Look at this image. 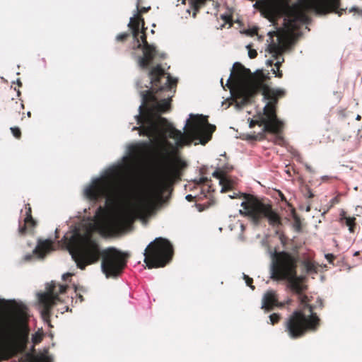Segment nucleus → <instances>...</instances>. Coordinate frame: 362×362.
Instances as JSON below:
<instances>
[{
	"instance_id": "nucleus-1",
	"label": "nucleus",
	"mask_w": 362,
	"mask_h": 362,
	"mask_svg": "<svg viewBox=\"0 0 362 362\" xmlns=\"http://www.w3.org/2000/svg\"><path fill=\"white\" fill-rule=\"evenodd\" d=\"M151 90L143 94V103L139 107V113L135 117L139 127L132 131H139L140 136L153 139H164L168 137L176 141L179 147L190 144L193 140H199L206 144L212 137L216 126L209 123L203 115L187 120V131L183 134L175 129L161 114L171 109V98L175 93L177 81L167 74L160 64L151 69L148 73Z\"/></svg>"
},
{
	"instance_id": "nucleus-2",
	"label": "nucleus",
	"mask_w": 362,
	"mask_h": 362,
	"mask_svg": "<svg viewBox=\"0 0 362 362\" xmlns=\"http://www.w3.org/2000/svg\"><path fill=\"white\" fill-rule=\"evenodd\" d=\"M252 78L249 69L245 68L239 62L233 64V70L227 81V86L230 89L232 96L238 105H245L255 94L257 89H261L265 100L269 101L263 109V113L251 119L249 127L253 128L255 125L263 126L262 131L258 134L247 135V139L255 141L267 139L266 132L279 133L284 128V123L277 117L276 107L278 98L285 95V91L281 89H272L262 82L254 86H249L247 83Z\"/></svg>"
},
{
	"instance_id": "nucleus-3",
	"label": "nucleus",
	"mask_w": 362,
	"mask_h": 362,
	"mask_svg": "<svg viewBox=\"0 0 362 362\" xmlns=\"http://www.w3.org/2000/svg\"><path fill=\"white\" fill-rule=\"evenodd\" d=\"M64 238L73 259L81 270L102 258L101 268L106 277H117L127 265L128 255L114 247L103 250L90 230L83 233L76 230Z\"/></svg>"
},
{
	"instance_id": "nucleus-4",
	"label": "nucleus",
	"mask_w": 362,
	"mask_h": 362,
	"mask_svg": "<svg viewBox=\"0 0 362 362\" xmlns=\"http://www.w3.org/2000/svg\"><path fill=\"white\" fill-rule=\"evenodd\" d=\"M255 1V8L261 10L276 29L280 28L279 21H282V28L288 33L296 31L303 25L308 23L310 21L309 11L318 15L334 12L339 16L346 12V8H340V0H300L298 4L287 6L285 10L276 6L270 0Z\"/></svg>"
},
{
	"instance_id": "nucleus-5",
	"label": "nucleus",
	"mask_w": 362,
	"mask_h": 362,
	"mask_svg": "<svg viewBox=\"0 0 362 362\" xmlns=\"http://www.w3.org/2000/svg\"><path fill=\"white\" fill-rule=\"evenodd\" d=\"M28 309L13 302L6 309L0 308V362L11 358L10 350L25 345L29 335Z\"/></svg>"
},
{
	"instance_id": "nucleus-6",
	"label": "nucleus",
	"mask_w": 362,
	"mask_h": 362,
	"mask_svg": "<svg viewBox=\"0 0 362 362\" xmlns=\"http://www.w3.org/2000/svg\"><path fill=\"white\" fill-rule=\"evenodd\" d=\"M161 162L148 189L151 200H161L165 192L171 190L175 182L181 180L182 172L187 164L180 157L170 158L163 147L160 153Z\"/></svg>"
},
{
	"instance_id": "nucleus-7",
	"label": "nucleus",
	"mask_w": 362,
	"mask_h": 362,
	"mask_svg": "<svg viewBox=\"0 0 362 362\" xmlns=\"http://www.w3.org/2000/svg\"><path fill=\"white\" fill-rule=\"evenodd\" d=\"M130 194L129 187L122 180L117 169L96 179L85 190L86 197L93 202L105 197L107 208L111 209L126 199Z\"/></svg>"
},
{
	"instance_id": "nucleus-8",
	"label": "nucleus",
	"mask_w": 362,
	"mask_h": 362,
	"mask_svg": "<svg viewBox=\"0 0 362 362\" xmlns=\"http://www.w3.org/2000/svg\"><path fill=\"white\" fill-rule=\"evenodd\" d=\"M140 1H137L136 9L137 13L134 16L130 18L128 27L132 30V36L136 42V45L134 46V49H141L143 52L142 56H136L135 52L132 54L136 58L139 66L142 69H147L156 56L157 55L156 47L153 45H151L147 41L146 33V28L144 27L145 22L141 16L143 13L148 12L151 7H139Z\"/></svg>"
},
{
	"instance_id": "nucleus-9",
	"label": "nucleus",
	"mask_w": 362,
	"mask_h": 362,
	"mask_svg": "<svg viewBox=\"0 0 362 362\" xmlns=\"http://www.w3.org/2000/svg\"><path fill=\"white\" fill-rule=\"evenodd\" d=\"M242 196L245 201L241 203L243 210H240V214L248 217L253 224L258 226L264 218L272 227H279L282 224L281 216L270 204L264 203L250 194H243Z\"/></svg>"
},
{
	"instance_id": "nucleus-10",
	"label": "nucleus",
	"mask_w": 362,
	"mask_h": 362,
	"mask_svg": "<svg viewBox=\"0 0 362 362\" xmlns=\"http://www.w3.org/2000/svg\"><path fill=\"white\" fill-rule=\"evenodd\" d=\"M315 307L300 306L286 320L285 331L292 339L303 337L309 331H316L320 326V320L315 313Z\"/></svg>"
},
{
	"instance_id": "nucleus-11",
	"label": "nucleus",
	"mask_w": 362,
	"mask_h": 362,
	"mask_svg": "<svg viewBox=\"0 0 362 362\" xmlns=\"http://www.w3.org/2000/svg\"><path fill=\"white\" fill-rule=\"evenodd\" d=\"M298 255L289 252H276L271 265L270 278L281 281L291 279L297 274Z\"/></svg>"
},
{
	"instance_id": "nucleus-12",
	"label": "nucleus",
	"mask_w": 362,
	"mask_h": 362,
	"mask_svg": "<svg viewBox=\"0 0 362 362\" xmlns=\"http://www.w3.org/2000/svg\"><path fill=\"white\" fill-rule=\"evenodd\" d=\"M173 255V247L170 242L163 238H156L146 248L144 262L148 268L165 267Z\"/></svg>"
},
{
	"instance_id": "nucleus-13",
	"label": "nucleus",
	"mask_w": 362,
	"mask_h": 362,
	"mask_svg": "<svg viewBox=\"0 0 362 362\" xmlns=\"http://www.w3.org/2000/svg\"><path fill=\"white\" fill-rule=\"evenodd\" d=\"M67 288L66 285L52 282L47 285L46 292L38 293L39 303L42 306L40 313L44 321L49 322L52 309L61 300L59 295L65 293Z\"/></svg>"
},
{
	"instance_id": "nucleus-14",
	"label": "nucleus",
	"mask_w": 362,
	"mask_h": 362,
	"mask_svg": "<svg viewBox=\"0 0 362 362\" xmlns=\"http://www.w3.org/2000/svg\"><path fill=\"white\" fill-rule=\"evenodd\" d=\"M303 280L304 277L303 276L296 274L295 277H292L291 279H286L285 281L288 283V287L298 296L300 306H303V308H305L306 306H310L309 302L310 300L308 296L303 294V292L307 289V286L303 283Z\"/></svg>"
},
{
	"instance_id": "nucleus-15",
	"label": "nucleus",
	"mask_w": 362,
	"mask_h": 362,
	"mask_svg": "<svg viewBox=\"0 0 362 362\" xmlns=\"http://www.w3.org/2000/svg\"><path fill=\"white\" fill-rule=\"evenodd\" d=\"M133 220L134 216L132 212H124L110 219L107 223V226L110 230L118 231L132 223Z\"/></svg>"
},
{
	"instance_id": "nucleus-16",
	"label": "nucleus",
	"mask_w": 362,
	"mask_h": 362,
	"mask_svg": "<svg viewBox=\"0 0 362 362\" xmlns=\"http://www.w3.org/2000/svg\"><path fill=\"white\" fill-rule=\"evenodd\" d=\"M288 303L289 300L286 303L279 302L276 292L275 291L270 290L267 291L264 295L262 308L269 312L272 310L274 307L284 308L286 304Z\"/></svg>"
},
{
	"instance_id": "nucleus-17",
	"label": "nucleus",
	"mask_w": 362,
	"mask_h": 362,
	"mask_svg": "<svg viewBox=\"0 0 362 362\" xmlns=\"http://www.w3.org/2000/svg\"><path fill=\"white\" fill-rule=\"evenodd\" d=\"M151 144L148 141H142L133 144L129 147L131 157L134 160H141L150 153Z\"/></svg>"
},
{
	"instance_id": "nucleus-18",
	"label": "nucleus",
	"mask_w": 362,
	"mask_h": 362,
	"mask_svg": "<svg viewBox=\"0 0 362 362\" xmlns=\"http://www.w3.org/2000/svg\"><path fill=\"white\" fill-rule=\"evenodd\" d=\"M25 217L24 218V223L22 225L19 224L18 233L21 235H25L28 231L31 230L36 226V221L33 218L32 209L30 204L25 205Z\"/></svg>"
},
{
	"instance_id": "nucleus-19",
	"label": "nucleus",
	"mask_w": 362,
	"mask_h": 362,
	"mask_svg": "<svg viewBox=\"0 0 362 362\" xmlns=\"http://www.w3.org/2000/svg\"><path fill=\"white\" fill-rule=\"evenodd\" d=\"M52 245L53 243L50 240H39L33 252L38 257H43L47 252L53 250Z\"/></svg>"
},
{
	"instance_id": "nucleus-20",
	"label": "nucleus",
	"mask_w": 362,
	"mask_h": 362,
	"mask_svg": "<svg viewBox=\"0 0 362 362\" xmlns=\"http://www.w3.org/2000/svg\"><path fill=\"white\" fill-rule=\"evenodd\" d=\"M339 222L341 225L347 226L351 233L355 232L356 228V218L355 217L347 216L346 212L342 211L340 213Z\"/></svg>"
},
{
	"instance_id": "nucleus-21",
	"label": "nucleus",
	"mask_w": 362,
	"mask_h": 362,
	"mask_svg": "<svg viewBox=\"0 0 362 362\" xmlns=\"http://www.w3.org/2000/svg\"><path fill=\"white\" fill-rule=\"evenodd\" d=\"M269 52L272 54L274 59H279L282 55L284 49L279 43L272 42L268 45L267 48Z\"/></svg>"
},
{
	"instance_id": "nucleus-22",
	"label": "nucleus",
	"mask_w": 362,
	"mask_h": 362,
	"mask_svg": "<svg viewBox=\"0 0 362 362\" xmlns=\"http://www.w3.org/2000/svg\"><path fill=\"white\" fill-rule=\"evenodd\" d=\"M302 264L304 267L307 274L317 273V266L314 262L309 259H305L303 261Z\"/></svg>"
},
{
	"instance_id": "nucleus-23",
	"label": "nucleus",
	"mask_w": 362,
	"mask_h": 362,
	"mask_svg": "<svg viewBox=\"0 0 362 362\" xmlns=\"http://www.w3.org/2000/svg\"><path fill=\"white\" fill-rule=\"evenodd\" d=\"M28 362H52V359L43 354L30 356Z\"/></svg>"
},
{
	"instance_id": "nucleus-24",
	"label": "nucleus",
	"mask_w": 362,
	"mask_h": 362,
	"mask_svg": "<svg viewBox=\"0 0 362 362\" xmlns=\"http://www.w3.org/2000/svg\"><path fill=\"white\" fill-rule=\"evenodd\" d=\"M220 185L222 186L221 192H225L230 190L233 187V182L226 177L221 178L219 182Z\"/></svg>"
},
{
	"instance_id": "nucleus-25",
	"label": "nucleus",
	"mask_w": 362,
	"mask_h": 362,
	"mask_svg": "<svg viewBox=\"0 0 362 362\" xmlns=\"http://www.w3.org/2000/svg\"><path fill=\"white\" fill-rule=\"evenodd\" d=\"M7 105L8 107L13 109L16 112L18 113H20L21 110L24 109L23 103L22 102L19 103L18 101L15 100L14 99H11L8 103Z\"/></svg>"
},
{
	"instance_id": "nucleus-26",
	"label": "nucleus",
	"mask_w": 362,
	"mask_h": 362,
	"mask_svg": "<svg viewBox=\"0 0 362 362\" xmlns=\"http://www.w3.org/2000/svg\"><path fill=\"white\" fill-rule=\"evenodd\" d=\"M283 128L281 129V131L279 133H274L275 136H274L272 141L275 144H278L280 146H283L284 143V139L282 136L280 135V134L282 132Z\"/></svg>"
},
{
	"instance_id": "nucleus-27",
	"label": "nucleus",
	"mask_w": 362,
	"mask_h": 362,
	"mask_svg": "<svg viewBox=\"0 0 362 362\" xmlns=\"http://www.w3.org/2000/svg\"><path fill=\"white\" fill-rule=\"evenodd\" d=\"M131 34L132 35V32L131 33H120V34L117 35L116 40L117 42H124L130 37Z\"/></svg>"
},
{
	"instance_id": "nucleus-28",
	"label": "nucleus",
	"mask_w": 362,
	"mask_h": 362,
	"mask_svg": "<svg viewBox=\"0 0 362 362\" xmlns=\"http://www.w3.org/2000/svg\"><path fill=\"white\" fill-rule=\"evenodd\" d=\"M281 317L279 313H273L269 315L270 322L272 325H274L279 322Z\"/></svg>"
},
{
	"instance_id": "nucleus-29",
	"label": "nucleus",
	"mask_w": 362,
	"mask_h": 362,
	"mask_svg": "<svg viewBox=\"0 0 362 362\" xmlns=\"http://www.w3.org/2000/svg\"><path fill=\"white\" fill-rule=\"evenodd\" d=\"M221 19L224 21V24H228V28H230L233 25V18L231 15H221Z\"/></svg>"
},
{
	"instance_id": "nucleus-30",
	"label": "nucleus",
	"mask_w": 362,
	"mask_h": 362,
	"mask_svg": "<svg viewBox=\"0 0 362 362\" xmlns=\"http://www.w3.org/2000/svg\"><path fill=\"white\" fill-rule=\"evenodd\" d=\"M43 339V334L41 332H35L32 337L33 342L35 344H37L41 342Z\"/></svg>"
},
{
	"instance_id": "nucleus-31",
	"label": "nucleus",
	"mask_w": 362,
	"mask_h": 362,
	"mask_svg": "<svg viewBox=\"0 0 362 362\" xmlns=\"http://www.w3.org/2000/svg\"><path fill=\"white\" fill-rule=\"evenodd\" d=\"M293 228L297 232H300L302 229L300 220L297 216L294 217Z\"/></svg>"
},
{
	"instance_id": "nucleus-32",
	"label": "nucleus",
	"mask_w": 362,
	"mask_h": 362,
	"mask_svg": "<svg viewBox=\"0 0 362 362\" xmlns=\"http://www.w3.org/2000/svg\"><path fill=\"white\" fill-rule=\"evenodd\" d=\"M10 129L14 137L18 139L21 137V131L18 127H11Z\"/></svg>"
},
{
	"instance_id": "nucleus-33",
	"label": "nucleus",
	"mask_w": 362,
	"mask_h": 362,
	"mask_svg": "<svg viewBox=\"0 0 362 362\" xmlns=\"http://www.w3.org/2000/svg\"><path fill=\"white\" fill-rule=\"evenodd\" d=\"M309 305H310V307H315V308H313V310H314L315 309H317V308L322 309V308H323V307H324V303H323V300H322L321 298H317V300H316V302H315V304H314V305H310V304L309 303Z\"/></svg>"
},
{
	"instance_id": "nucleus-34",
	"label": "nucleus",
	"mask_w": 362,
	"mask_h": 362,
	"mask_svg": "<svg viewBox=\"0 0 362 362\" xmlns=\"http://www.w3.org/2000/svg\"><path fill=\"white\" fill-rule=\"evenodd\" d=\"M244 279L245 280L247 286H250L252 290H254L255 286L252 285L253 279L245 274H244Z\"/></svg>"
},
{
	"instance_id": "nucleus-35",
	"label": "nucleus",
	"mask_w": 362,
	"mask_h": 362,
	"mask_svg": "<svg viewBox=\"0 0 362 362\" xmlns=\"http://www.w3.org/2000/svg\"><path fill=\"white\" fill-rule=\"evenodd\" d=\"M212 175H213L214 177H216V178L218 179V180H219V182L221 181V178L225 177V176H224V175H223V173L221 170H215V171L213 173Z\"/></svg>"
},
{
	"instance_id": "nucleus-36",
	"label": "nucleus",
	"mask_w": 362,
	"mask_h": 362,
	"mask_svg": "<svg viewBox=\"0 0 362 362\" xmlns=\"http://www.w3.org/2000/svg\"><path fill=\"white\" fill-rule=\"evenodd\" d=\"M247 48L249 49V51H248L249 57L250 59H255L257 55V51L255 49H251L250 47V46H247Z\"/></svg>"
},
{
	"instance_id": "nucleus-37",
	"label": "nucleus",
	"mask_w": 362,
	"mask_h": 362,
	"mask_svg": "<svg viewBox=\"0 0 362 362\" xmlns=\"http://www.w3.org/2000/svg\"><path fill=\"white\" fill-rule=\"evenodd\" d=\"M325 258L328 261L329 263L333 264L334 260L336 259V256L333 254H327L325 255Z\"/></svg>"
},
{
	"instance_id": "nucleus-38",
	"label": "nucleus",
	"mask_w": 362,
	"mask_h": 362,
	"mask_svg": "<svg viewBox=\"0 0 362 362\" xmlns=\"http://www.w3.org/2000/svg\"><path fill=\"white\" fill-rule=\"evenodd\" d=\"M277 61L274 64V66L275 67L279 69H280V66L281 65V64L284 62V59L282 57V55H281L279 59H276Z\"/></svg>"
},
{
	"instance_id": "nucleus-39",
	"label": "nucleus",
	"mask_w": 362,
	"mask_h": 362,
	"mask_svg": "<svg viewBox=\"0 0 362 362\" xmlns=\"http://www.w3.org/2000/svg\"><path fill=\"white\" fill-rule=\"evenodd\" d=\"M274 71V74H275L276 77L281 78L283 76L282 71L279 69H276V71L275 69H272Z\"/></svg>"
},
{
	"instance_id": "nucleus-40",
	"label": "nucleus",
	"mask_w": 362,
	"mask_h": 362,
	"mask_svg": "<svg viewBox=\"0 0 362 362\" xmlns=\"http://www.w3.org/2000/svg\"><path fill=\"white\" fill-rule=\"evenodd\" d=\"M209 181L210 180L207 177H203L199 179V183L202 185H206Z\"/></svg>"
},
{
	"instance_id": "nucleus-41",
	"label": "nucleus",
	"mask_w": 362,
	"mask_h": 362,
	"mask_svg": "<svg viewBox=\"0 0 362 362\" xmlns=\"http://www.w3.org/2000/svg\"><path fill=\"white\" fill-rule=\"evenodd\" d=\"M106 210H107V209H106V208H105V207H103V206H100L98 207V214H99V213H102V214H103V213H105V212H106Z\"/></svg>"
},
{
	"instance_id": "nucleus-42",
	"label": "nucleus",
	"mask_w": 362,
	"mask_h": 362,
	"mask_svg": "<svg viewBox=\"0 0 362 362\" xmlns=\"http://www.w3.org/2000/svg\"><path fill=\"white\" fill-rule=\"evenodd\" d=\"M186 199L188 202H193L194 200V197H193L192 194H187L186 196Z\"/></svg>"
},
{
	"instance_id": "nucleus-43",
	"label": "nucleus",
	"mask_w": 362,
	"mask_h": 362,
	"mask_svg": "<svg viewBox=\"0 0 362 362\" xmlns=\"http://www.w3.org/2000/svg\"><path fill=\"white\" fill-rule=\"evenodd\" d=\"M251 35H255L257 34V28L252 29L250 31Z\"/></svg>"
},
{
	"instance_id": "nucleus-44",
	"label": "nucleus",
	"mask_w": 362,
	"mask_h": 362,
	"mask_svg": "<svg viewBox=\"0 0 362 362\" xmlns=\"http://www.w3.org/2000/svg\"><path fill=\"white\" fill-rule=\"evenodd\" d=\"M230 197L232 198V199L237 198L238 197V194L233 193V195H230Z\"/></svg>"
},
{
	"instance_id": "nucleus-45",
	"label": "nucleus",
	"mask_w": 362,
	"mask_h": 362,
	"mask_svg": "<svg viewBox=\"0 0 362 362\" xmlns=\"http://www.w3.org/2000/svg\"><path fill=\"white\" fill-rule=\"evenodd\" d=\"M78 296V298L80 299V301L82 302L83 300V297L82 295L78 294L77 295Z\"/></svg>"
},
{
	"instance_id": "nucleus-46",
	"label": "nucleus",
	"mask_w": 362,
	"mask_h": 362,
	"mask_svg": "<svg viewBox=\"0 0 362 362\" xmlns=\"http://www.w3.org/2000/svg\"><path fill=\"white\" fill-rule=\"evenodd\" d=\"M272 63H273V62H272V60H268V61H267V64H268L269 65H270V66H272Z\"/></svg>"
},
{
	"instance_id": "nucleus-47",
	"label": "nucleus",
	"mask_w": 362,
	"mask_h": 362,
	"mask_svg": "<svg viewBox=\"0 0 362 362\" xmlns=\"http://www.w3.org/2000/svg\"><path fill=\"white\" fill-rule=\"evenodd\" d=\"M71 276V274L67 273V274H64V275H63V278H64V279H65V276Z\"/></svg>"
},
{
	"instance_id": "nucleus-48",
	"label": "nucleus",
	"mask_w": 362,
	"mask_h": 362,
	"mask_svg": "<svg viewBox=\"0 0 362 362\" xmlns=\"http://www.w3.org/2000/svg\"><path fill=\"white\" fill-rule=\"evenodd\" d=\"M356 119V120H361V115H358Z\"/></svg>"
},
{
	"instance_id": "nucleus-49",
	"label": "nucleus",
	"mask_w": 362,
	"mask_h": 362,
	"mask_svg": "<svg viewBox=\"0 0 362 362\" xmlns=\"http://www.w3.org/2000/svg\"><path fill=\"white\" fill-rule=\"evenodd\" d=\"M17 83H18V85L19 86H22V83L21 82V81H20L19 79L18 80Z\"/></svg>"
},
{
	"instance_id": "nucleus-50",
	"label": "nucleus",
	"mask_w": 362,
	"mask_h": 362,
	"mask_svg": "<svg viewBox=\"0 0 362 362\" xmlns=\"http://www.w3.org/2000/svg\"><path fill=\"white\" fill-rule=\"evenodd\" d=\"M210 191H214V189H211V186H208V192H210Z\"/></svg>"
},
{
	"instance_id": "nucleus-51",
	"label": "nucleus",
	"mask_w": 362,
	"mask_h": 362,
	"mask_svg": "<svg viewBox=\"0 0 362 362\" xmlns=\"http://www.w3.org/2000/svg\"><path fill=\"white\" fill-rule=\"evenodd\" d=\"M27 115L28 117H31V112H27Z\"/></svg>"
},
{
	"instance_id": "nucleus-52",
	"label": "nucleus",
	"mask_w": 362,
	"mask_h": 362,
	"mask_svg": "<svg viewBox=\"0 0 362 362\" xmlns=\"http://www.w3.org/2000/svg\"><path fill=\"white\" fill-rule=\"evenodd\" d=\"M354 10H356V8H351V9L349 10V12H352V11H354Z\"/></svg>"
},
{
	"instance_id": "nucleus-53",
	"label": "nucleus",
	"mask_w": 362,
	"mask_h": 362,
	"mask_svg": "<svg viewBox=\"0 0 362 362\" xmlns=\"http://www.w3.org/2000/svg\"><path fill=\"white\" fill-rule=\"evenodd\" d=\"M358 253H359L358 252H355V254H354V255H355V256H356V255H358Z\"/></svg>"
}]
</instances>
